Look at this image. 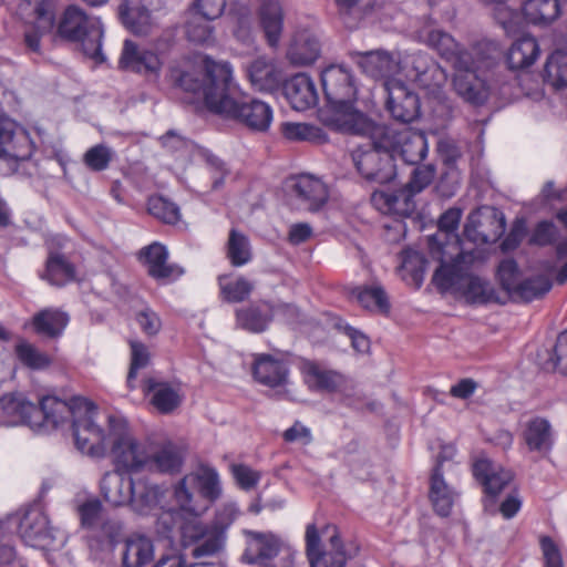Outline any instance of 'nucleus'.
Here are the masks:
<instances>
[{"label":"nucleus","mask_w":567,"mask_h":567,"mask_svg":"<svg viewBox=\"0 0 567 567\" xmlns=\"http://www.w3.org/2000/svg\"><path fill=\"white\" fill-rule=\"evenodd\" d=\"M169 76L176 87L202 97L204 106L213 115L259 133L267 132L272 123L270 104L256 97L240 96L233 65L227 61H216L206 54L186 68H172Z\"/></svg>","instance_id":"1"},{"label":"nucleus","mask_w":567,"mask_h":567,"mask_svg":"<svg viewBox=\"0 0 567 567\" xmlns=\"http://www.w3.org/2000/svg\"><path fill=\"white\" fill-rule=\"evenodd\" d=\"M86 405L87 411H81L72 424L75 447L95 458L109 455L116 471L138 473L142 470V447L126 419L109 415V431L105 434L95 421L99 414L96 405L87 399Z\"/></svg>","instance_id":"2"},{"label":"nucleus","mask_w":567,"mask_h":567,"mask_svg":"<svg viewBox=\"0 0 567 567\" xmlns=\"http://www.w3.org/2000/svg\"><path fill=\"white\" fill-rule=\"evenodd\" d=\"M323 105L318 117L324 127L341 134H372L378 122L359 106L360 80L347 63H331L320 72Z\"/></svg>","instance_id":"3"},{"label":"nucleus","mask_w":567,"mask_h":567,"mask_svg":"<svg viewBox=\"0 0 567 567\" xmlns=\"http://www.w3.org/2000/svg\"><path fill=\"white\" fill-rule=\"evenodd\" d=\"M0 406L4 425H27L37 433H49L70 420L72 425L81 411H87L86 399L82 396L65 401L45 395L35 405L19 392L2 395Z\"/></svg>","instance_id":"4"},{"label":"nucleus","mask_w":567,"mask_h":567,"mask_svg":"<svg viewBox=\"0 0 567 567\" xmlns=\"http://www.w3.org/2000/svg\"><path fill=\"white\" fill-rule=\"evenodd\" d=\"M472 475L483 488L482 505L488 515L501 514L505 519L514 518L523 507L518 488L511 491L498 504L502 492L512 483L514 474L503 466H495L487 456H480L472 463Z\"/></svg>","instance_id":"5"},{"label":"nucleus","mask_w":567,"mask_h":567,"mask_svg":"<svg viewBox=\"0 0 567 567\" xmlns=\"http://www.w3.org/2000/svg\"><path fill=\"white\" fill-rule=\"evenodd\" d=\"M427 250L430 257L439 262L431 282L441 295L458 292L474 265L486 260L484 250L476 246L468 250H453L444 248L435 236H427Z\"/></svg>","instance_id":"6"},{"label":"nucleus","mask_w":567,"mask_h":567,"mask_svg":"<svg viewBox=\"0 0 567 567\" xmlns=\"http://www.w3.org/2000/svg\"><path fill=\"white\" fill-rule=\"evenodd\" d=\"M355 136H368L371 144L364 148L359 146L352 152V161L358 174L362 177L367 186L388 185L394 182L398 176V165L394 162L382 125L378 123V128L370 134H354Z\"/></svg>","instance_id":"7"},{"label":"nucleus","mask_w":567,"mask_h":567,"mask_svg":"<svg viewBox=\"0 0 567 567\" xmlns=\"http://www.w3.org/2000/svg\"><path fill=\"white\" fill-rule=\"evenodd\" d=\"M58 34L60 38L80 43L85 56L96 64L106 61L103 53L104 27L100 18L90 17L75 6H69L59 24Z\"/></svg>","instance_id":"8"},{"label":"nucleus","mask_w":567,"mask_h":567,"mask_svg":"<svg viewBox=\"0 0 567 567\" xmlns=\"http://www.w3.org/2000/svg\"><path fill=\"white\" fill-rule=\"evenodd\" d=\"M331 529L326 549L321 534L316 523H310L306 527L305 550L310 567H347L349 560L353 559L360 551V546L354 543H346L341 537L337 525H327Z\"/></svg>","instance_id":"9"},{"label":"nucleus","mask_w":567,"mask_h":567,"mask_svg":"<svg viewBox=\"0 0 567 567\" xmlns=\"http://www.w3.org/2000/svg\"><path fill=\"white\" fill-rule=\"evenodd\" d=\"M561 13L559 0H525L519 9L509 6L499 8L496 13V23L502 27L506 35H516L527 30L528 25L547 27Z\"/></svg>","instance_id":"10"},{"label":"nucleus","mask_w":567,"mask_h":567,"mask_svg":"<svg viewBox=\"0 0 567 567\" xmlns=\"http://www.w3.org/2000/svg\"><path fill=\"white\" fill-rule=\"evenodd\" d=\"M33 151L34 142L25 127L0 114V175L16 173L21 162L31 158Z\"/></svg>","instance_id":"11"},{"label":"nucleus","mask_w":567,"mask_h":567,"mask_svg":"<svg viewBox=\"0 0 567 567\" xmlns=\"http://www.w3.org/2000/svg\"><path fill=\"white\" fill-rule=\"evenodd\" d=\"M187 480L188 476L184 475L172 486L150 485L144 480V507L158 506L162 509L159 517L194 515L197 509L192 505L193 493L188 488Z\"/></svg>","instance_id":"12"},{"label":"nucleus","mask_w":567,"mask_h":567,"mask_svg":"<svg viewBox=\"0 0 567 567\" xmlns=\"http://www.w3.org/2000/svg\"><path fill=\"white\" fill-rule=\"evenodd\" d=\"M78 515L81 527L86 529L90 535L89 544L93 548L102 549L105 545L114 547L122 533V524L118 519L110 517L104 513L103 505L99 498L87 499L78 506Z\"/></svg>","instance_id":"13"},{"label":"nucleus","mask_w":567,"mask_h":567,"mask_svg":"<svg viewBox=\"0 0 567 567\" xmlns=\"http://www.w3.org/2000/svg\"><path fill=\"white\" fill-rule=\"evenodd\" d=\"M385 110L391 118L401 124H411L422 116L421 97L413 85L399 78L383 81Z\"/></svg>","instance_id":"14"},{"label":"nucleus","mask_w":567,"mask_h":567,"mask_svg":"<svg viewBox=\"0 0 567 567\" xmlns=\"http://www.w3.org/2000/svg\"><path fill=\"white\" fill-rule=\"evenodd\" d=\"M382 131L395 163L400 158L406 165H417L426 158L429 141L423 130L406 127L396 131L382 125Z\"/></svg>","instance_id":"15"},{"label":"nucleus","mask_w":567,"mask_h":567,"mask_svg":"<svg viewBox=\"0 0 567 567\" xmlns=\"http://www.w3.org/2000/svg\"><path fill=\"white\" fill-rule=\"evenodd\" d=\"M133 473L113 470L106 472L100 489L103 498L113 506H130L137 514L142 513V493L136 488Z\"/></svg>","instance_id":"16"},{"label":"nucleus","mask_w":567,"mask_h":567,"mask_svg":"<svg viewBox=\"0 0 567 567\" xmlns=\"http://www.w3.org/2000/svg\"><path fill=\"white\" fill-rule=\"evenodd\" d=\"M8 524L18 527L21 539L30 547L47 549L54 545L53 528L39 506L30 507L21 518L10 517Z\"/></svg>","instance_id":"17"},{"label":"nucleus","mask_w":567,"mask_h":567,"mask_svg":"<svg viewBox=\"0 0 567 567\" xmlns=\"http://www.w3.org/2000/svg\"><path fill=\"white\" fill-rule=\"evenodd\" d=\"M472 59L453 69V87L456 94L473 106H483L489 96V87L483 73L472 69Z\"/></svg>","instance_id":"18"},{"label":"nucleus","mask_w":567,"mask_h":567,"mask_svg":"<svg viewBox=\"0 0 567 567\" xmlns=\"http://www.w3.org/2000/svg\"><path fill=\"white\" fill-rule=\"evenodd\" d=\"M200 513L195 511L194 515H179L174 517H158L157 530L166 538L173 540L174 532H178L179 543L183 548L198 544L207 535L208 525L199 519Z\"/></svg>","instance_id":"19"},{"label":"nucleus","mask_w":567,"mask_h":567,"mask_svg":"<svg viewBox=\"0 0 567 567\" xmlns=\"http://www.w3.org/2000/svg\"><path fill=\"white\" fill-rule=\"evenodd\" d=\"M169 251L165 244L153 241L144 246V265L147 274L162 286L172 285L181 279L185 269L181 265L168 262Z\"/></svg>","instance_id":"20"},{"label":"nucleus","mask_w":567,"mask_h":567,"mask_svg":"<svg viewBox=\"0 0 567 567\" xmlns=\"http://www.w3.org/2000/svg\"><path fill=\"white\" fill-rule=\"evenodd\" d=\"M291 192L296 199L312 214L321 212L329 202L330 192L322 178L310 173L291 176Z\"/></svg>","instance_id":"21"},{"label":"nucleus","mask_w":567,"mask_h":567,"mask_svg":"<svg viewBox=\"0 0 567 567\" xmlns=\"http://www.w3.org/2000/svg\"><path fill=\"white\" fill-rule=\"evenodd\" d=\"M246 547L239 563L248 566L262 565L276 558L281 549L279 537L272 532L245 529Z\"/></svg>","instance_id":"22"},{"label":"nucleus","mask_w":567,"mask_h":567,"mask_svg":"<svg viewBox=\"0 0 567 567\" xmlns=\"http://www.w3.org/2000/svg\"><path fill=\"white\" fill-rule=\"evenodd\" d=\"M186 457L187 447L167 439L152 454L144 452V467L154 468L163 475L176 476L182 473Z\"/></svg>","instance_id":"23"},{"label":"nucleus","mask_w":567,"mask_h":567,"mask_svg":"<svg viewBox=\"0 0 567 567\" xmlns=\"http://www.w3.org/2000/svg\"><path fill=\"white\" fill-rule=\"evenodd\" d=\"M351 62L355 63L365 75L384 81L389 78H395L394 73L399 70V62L393 55L383 49L348 52Z\"/></svg>","instance_id":"24"},{"label":"nucleus","mask_w":567,"mask_h":567,"mask_svg":"<svg viewBox=\"0 0 567 567\" xmlns=\"http://www.w3.org/2000/svg\"><path fill=\"white\" fill-rule=\"evenodd\" d=\"M449 458L443 452H440L430 476L429 498L434 513L442 518L452 514L455 502V492L444 477L443 464Z\"/></svg>","instance_id":"25"},{"label":"nucleus","mask_w":567,"mask_h":567,"mask_svg":"<svg viewBox=\"0 0 567 567\" xmlns=\"http://www.w3.org/2000/svg\"><path fill=\"white\" fill-rule=\"evenodd\" d=\"M299 371L311 392L337 393L348 377L339 370L322 369L318 361L306 358L300 360Z\"/></svg>","instance_id":"26"},{"label":"nucleus","mask_w":567,"mask_h":567,"mask_svg":"<svg viewBox=\"0 0 567 567\" xmlns=\"http://www.w3.org/2000/svg\"><path fill=\"white\" fill-rule=\"evenodd\" d=\"M251 374L257 383L269 389H279L288 384L290 369L285 360L270 353H260L254 360Z\"/></svg>","instance_id":"27"},{"label":"nucleus","mask_w":567,"mask_h":567,"mask_svg":"<svg viewBox=\"0 0 567 567\" xmlns=\"http://www.w3.org/2000/svg\"><path fill=\"white\" fill-rule=\"evenodd\" d=\"M236 326L247 332L259 334L268 330L274 321L271 300H251L235 310Z\"/></svg>","instance_id":"28"},{"label":"nucleus","mask_w":567,"mask_h":567,"mask_svg":"<svg viewBox=\"0 0 567 567\" xmlns=\"http://www.w3.org/2000/svg\"><path fill=\"white\" fill-rule=\"evenodd\" d=\"M284 96L296 111L302 112L316 106L319 95L312 78L298 72L288 76L284 82Z\"/></svg>","instance_id":"29"},{"label":"nucleus","mask_w":567,"mask_h":567,"mask_svg":"<svg viewBox=\"0 0 567 567\" xmlns=\"http://www.w3.org/2000/svg\"><path fill=\"white\" fill-rule=\"evenodd\" d=\"M513 39L505 53V63L511 71H523L532 66L540 54V47L527 30L507 35Z\"/></svg>","instance_id":"30"},{"label":"nucleus","mask_w":567,"mask_h":567,"mask_svg":"<svg viewBox=\"0 0 567 567\" xmlns=\"http://www.w3.org/2000/svg\"><path fill=\"white\" fill-rule=\"evenodd\" d=\"M150 394V405L159 415L173 414L183 403V394L171 382L153 377L144 378V396Z\"/></svg>","instance_id":"31"},{"label":"nucleus","mask_w":567,"mask_h":567,"mask_svg":"<svg viewBox=\"0 0 567 567\" xmlns=\"http://www.w3.org/2000/svg\"><path fill=\"white\" fill-rule=\"evenodd\" d=\"M471 306L498 305L505 306L507 299L502 298L491 282L481 276L468 272L464 284L458 291Z\"/></svg>","instance_id":"32"},{"label":"nucleus","mask_w":567,"mask_h":567,"mask_svg":"<svg viewBox=\"0 0 567 567\" xmlns=\"http://www.w3.org/2000/svg\"><path fill=\"white\" fill-rule=\"evenodd\" d=\"M349 297L355 299L359 306L370 312L388 318L392 305L384 287L380 284L354 286L349 291Z\"/></svg>","instance_id":"33"},{"label":"nucleus","mask_w":567,"mask_h":567,"mask_svg":"<svg viewBox=\"0 0 567 567\" xmlns=\"http://www.w3.org/2000/svg\"><path fill=\"white\" fill-rule=\"evenodd\" d=\"M370 199L379 210L401 217H411L416 208L415 200L406 198L404 185L394 189H374Z\"/></svg>","instance_id":"34"},{"label":"nucleus","mask_w":567,"mask_h":567,"mask_svg":"<svg viewBox=\"0 0 567 567\" xmlns=\"http://www.w3.org/2000/svg\"><path fill=\"white\" fill-rule=\"evenodd\" d=\"M69 322L70 317L65 311L48 307L35 312L30 324L35 334L55 340L62 337Z\"/></svg>","instance_id":"35"},{"label":"nucleus","mask_w":567,"mask_h":567,"mask_svg":"<svg viewBox=\"0 0 567 567\" xmlns=\"http://www.w3.org/2000/svg\"><path fill=\"white\" fill-rule=\"evenodd\" d=\"M320 55L321 42L308 30L295 34L287 50V58L293 65L313 64Z\"/></svg>","instance_id":"36"},{"label":"nucleus","mask_w":567,"mask_h":567,"mask_svg":"<svg viewBox=\"0 0 567 567\" xmlns=\"http://www.w3.org/2000/svg\"><path fill=\"white\" fill-rule=\"evenodd\" d=\"M405 65L410 69V75L414 81L426 87L437 84L440 79L445 78L441 65L423 51L410 54L405 60Z\"/></svg>","instance_id":"37"},{"label":"nucleus","mask_w":567,"mask_h":567,"mask_svg":"<svg viewBox=\"0 0 567 567\" xmlns=\"http://www.w3.org/2000/svg\"><path fill=\"white\" fill-rule=\"evenodd\" d=\"M426 44L434 49L454 69L471 58V52L461 48L460 43L447 32L433 29L427 32Z\"/></svg>","instance_id":"38"},{"label":"nucleus","mask_w":567,"mask_h":567,"mask_svg":"<svg viewBox=\"0 0 567 567\" xmlns=\"http://www.w3.org/2000/svg\"><path fill=\"white\" fill-rule=\"evenodd\" d=\"M463 216V209L458 206H452L444 210L437 219V230L431 236H435L437 241L444 245V248L461 249L464 248L462 236L458 234L460 223Z\"/></svg>","instance_id":"39"},{"label":"nucleus","mask_w":567,"mask_h":567,"mask_svg":"<svg viewBox=\"0 0 567 567\" xmlns=\"http://www.w3.org/2000/svg\"><path fill=\"white\" fill-rule=\"evenodd\" d=\"M523 439L530 452L549 454L555 445L551 424L543 416H535L527 422Z\"/></svg>","instance_id":"40"},{"label":"nucleus","mask_w":567,"mask_h":567,"mask_svg":"<svg viewBox=\"0 0 567 567\" xmlns=\"http://www.w3.org/2000/svg\"><path fill=\"white\" fill-rule=\"evenodd\" d=\"M553 280L544 274L532 275L517 282L509 299L514 302L530 303L543 299L553 289Z\"/></svg>","instance_id":"41"},{"label":"nucleus","mask_w":567,"mask_h":567,"mask_svg":"<svg viewBox=\"0 0 567 567\" xmlns=\"http://www.w3.org/2000/svg\"><path fill=\"white\" fill-rule=\"evenodd\" d=\"M188 17L185 22V34L188 42L195 45L213 47L216 43L215 20H208L200 13L187 11Z\"/></svg>","instance_id":"42"},{"label":"nucleus","mask_w":567,"mask_h":567,"mask_svg":"<svg viewBox=\"0 0 567 567\" xmlns=\"http://www.w3.org/2000/svg\"><path fill=\"white\" fill-rule=\"evenodd\" d=\"M41 278L52 286L62 287L75 279V267L64 255L50 252Z\"/></svg>","instance_id":"43"},{"label":"nucleus","mask_w":567,"mask_h":567,"mask_svg":"<svg viewBox=\"0 0 567 567\" xmlns=\"http://www.w3.org/2000/svg\"><path fill=\"white\" fill-rule=\"evenodd\" d=\"M282 136L289 142H310L326 144L329 135L320 126L303 122H284L280 126Z\"/></svg>","instance_id":"44"},{"label":"nucleus","mask_w":567,"mask_h":567,"mask_svg":"<svg viewBox=\"0 0 567 567\" xmlns=\"http://www.w3.org/2000/svg\"><path fill=\"white\" fill-rule=\"evenodd\" d=\"M542 76L544 82L551 85L556 91L566 90L567 52L563 50L551 52L546 59Z\"/></svg>","instance_id":"45"},{"label":"nucleus","mask_w":567,"mask_h":567,"mask_svg":"<svg viewBox=\"0 0 567 567\" xmlns=\"http://www.w3.org/2000/svg\"><path fill=\"white\" fill-rule=\"evenodd\" d=\"M194 155L198 156L205 163L210 174V190L217 192L225 186L226 178L230 174L228 164L210 148L200 144L197 145Z\"/></svg>","instance_id":"46"},{"label":"nucleus","mask_w":567,"mask_h":567,"mask_svg":"<svg viewBox=\"0 0 567 567\" xmlns=\"http://www.w3.org/2000/svg\"><path fill=\"white\" fill-rule=\"evenodd\" d=\"M146 212L165 225L175 226L182 219L179 206L171 198L161 194L147 197Z\"/></svg>","instance_id":"47"},{"label":"nucleus","mask_w":567,"mask_h":567,"mask_svg":"<svg viewBox=\"0 0 567 567\" xmlns=\"http://www.w3.org/2000/svg\"><path fill=\"white\" fill-rule=\"evenodd\" d=\"M471 52L473 63L472 69L482 73L493 70L502 55V50L497 41L482 40L475 43Z\"/></svg>","instance_id":"48"},{"label":"nucleus","mask_w":567,"mask_h":567,"mask_svg":"<svg viewBox=\"0 0 567 567\" xmlns=\"http://www.w3.org/2000/svg\"><path fill=\"white\" fill-rule=\"evenodd\" d=\"M14 354L23 367L33 371L44 370L52 363V359L48 353L41 351L27 340H20L14 346Z\"/></svg>","instance_id":"49"},{"label":"nucleus","mask_w":567,"mask_h":567,"mask_svg":"<svg viewBox=\"0 0 567 567\" xmlns=\"http://www.w3.org/2000/svg\"><path fill=\"white\" fill-rule=\"evenodd\" d=\"M196 487L200 496L210 503H215L223 493L218 471L210 465H202L195 475Z\"/></svg>","instance_id":"50"},{"label":"nucleus","mask_w":567,"mask_h":567,"mask_svg":"<svg viewBox=\"0 0 567 567\" xmlns=\"http://www.w3.org/2000/svg\"><path fill=\"white\" fill-rule=\"evenodd\" d=\"M326 315L330 318L332 328L350 339L351 347L354 351L367 353L370 350V338L362 330L350 324L340 315L333 312H327Z\"/></svg>","instance_id":"51"},{"label":"nucleus","mask_w":567,"mask_h":567,"mask_svg":"<svg viewBox=\"0 0 567 567\" xmlns=\"http://www.w3.org/2000/svg\"><path fill=\"white\" fill-rule=\"evenodd\" d=\"M282 12L278 6H265L260 11V28L265 33L267 43L276 48L282 32Z\"/></svg>","instance_id":"52"},{"label":"nucleus","mask_w":567,"mask_h":567,"mask_svg":"<svg viewBox=\"0 0 567 567\" xmlns=\"http://www.w3.org/2000/svg\"><path fill=\"white\" fill-rule=\"evenodd\" d=\"M227 275H220L218 277V284L220 287V295L223 300L228 303H239L247 300L254 290L251 281L240 276L235 280L227 281Z\"/></svg>","instance_id":"53"},{"label":"nucleus","mask_w":567,"mask_h":567,"mask_svg":"<svg viewBox=\"0 0 567 567\" xmlns=\"http://www.w3.org/2000/svg\"><path fill=\"white\" fill-rule=\"evenodd\" d=\"M227 257L234 267H243L251 259L248 237L236 228L229 231Z\"/></svg>","instance_id":"54"},{"label":"nucleus","mask_w":567,"mask_h":567,"mask_svg":"<svg viewBox=\"0 0 567 567\" xmlns=\"http://www.w3.org/2000/svg\"><path fill=\"white\" fill-rule=\"evenodd\" d=\"M546 352L544 368L567 377V328L557 334L555 343Z\"/></svg>","instance_id":"55"},{"label":"nucleus","mask_w":567,"mask_h":567,"mask_svg":"<svg viewBox=\"0 0 567 567\" xmlns=\"http://www.w3.org/2000/svg\"><path fill=\"white\" fill-rule=\"evenodd\" d=\"M522 270L517 260L513 257L502 259L496 268L495 278L499 287L508 295L513 297L517 282L520 281Z\"/></svg>","instance_id":"56"},{"label":"nucleus","mask_w":567,"mask_h":567,"mask_svg":"<svg viewBox=\"0 0 567 567\" xmlns=\"http://www.w3.org/2000/svg\"><path fill=\"white\" fill-rule=\"evenodd\" d=\"M435 177V166L433 164L420 165L412 171L409 182L404 185L406 198H411L422 193L430 186Z\"/></svg>","instance_id":"57"},{"label":"nucleus","mask_w":567,"mask_h":567,"mask_svg":"<svg viewBox=\"0 0 567 567\" xmlns=\"http://www.w3.org/2000/svg\"><path fill=\"white\" fill-rule=\"evenodd\" d=\"M159 143L163 148L175 155L176 157L183 156L187 153L193 154L198 143L193 140L181 135L176 130H168L165 134L159 136Z\"/></svg>","instance_id":"58"},{"label":"nucleus","mask_w":567,"mask_h":567,"mask_svg":"<svg viewBox=\"0 0 567 567\" xmlns=\"http://www.w3.org/2000/svg\"><path fill=\"white\" fill-rule=\"evenodd\" d=\"M227 535H223L214 528H209L207 535L194 545L192 556L194 558L209 557L220 553L226 546Z\"/></svg>","instance_id":"59"},{"label":"nucleus","mask_w":567,"mask_h":567,"mask_svg":"<svg viewBox=\"0 0 567 567\" xmlns=\"http://www.w3.org/2000/svg\"><path fill=\"white\" fill-rule=\"evenodd\" d=\"M560 233L553 220H539L529 237V244L538 247L555 246Z\"/></svg>","instance_id":"60"},{"label":"nucleus","mask_w":567,"mask_h":567,"mask_svg":"<svg viewBox=\"0 0 567 567\" xmlns=\"http://www.w3.org/2000/svg\"><path fill=\"white\" fill-rule=\"evenodd\" d=\"M461 186V176L458 168H443L437 178L434 192L443 199H450L456 195Z\"/></svg>","instance_id":"61"},{"label":"nucleus","mask_w":567,"mask_h":567,"mask_svg":"<svg viewBox=\"0 0 567 567\" xmlns=\"http://www.w3.org/2000/svg\"><path fill=\"white\" fill-rule=\"evenodd\" d=\"M337 393L340 394V402L343 406L355 412L364 411L365 394L363 391L357 389L355 382L349 375Z\"/></svg>","instance_id":"62"},{"label":"nucleus","mask_w":567,"mask_h":567,"mask_svg":"<svg viewBox=\"0 0 567 567\" xmlns=\"http://www.w3.org/2000/svg\"><path fill=\"white\" fill-rule=\"evenodd\" d=\"M113 157V151L104 145L97 144L89 148L84 154V164L94 172L106 169Z\"/></svg>","instance_id":"63"},{"label":"nucleus","mask_w":567,"mask_h":567,"mask_svg":"<svg viewBox=\"0 0 567 567\" xmlns=\"http://www.w3.org/2000/svg\"><path fill=\"white\" fill-rule=\"evenodd\" d=\"M118 69L135 73H140L142 70V53L138 51L137 44L130 39H126L123 43Z\"/></svg>","instance_id":"64"}]
</instances>
